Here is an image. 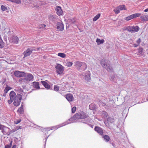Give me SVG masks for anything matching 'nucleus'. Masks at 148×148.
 <instances>
[{
  "label": "nucleus",
  "instance_id": "nucleus-24",
  "mask_svg": "<svg viewBox=\"0 0 148 148\" xmlns=\"http://www.w3.org/2000/svg\"><path fill=\"white\" fill-rule=\"evenodd\" d=\"M81 65V66L80 68V69H82L83 71L85 70L87 68V66L86 63L84 62H82V64Z\"/></svg>",
  "mask_w": 148,
  "mask_h": 148
},
{
  "label": "nucleus",
  "instance_id": "nucleus-33",
  "mask_svg": "<svg viewBox=\"0 0 148 148\" xmlns=\"http://www.w3.org/2000/svg\"><path fill=\"white\" fill-rule=\"evenodd\" d=\"M58 56L62 58H64L66 56V55L65 54L62 53H58Z\"/></svg>",
  "mask_w": 148,
  "mask_h": 148
},
{
  "label": "nucleus",
  "instance_id": "nucleus-4",
  "mask_svg": "<svg viewBox=\"0 0 148 148\" xmlns=\"http://www.w3.org/2000/svg\"><path fill=\"white\" fill-rule=\"evenodd\" d=\"M23 77H24V78H23V79L24 80V82H29L30 81L33 80L34 76L30 73H24Z\"/></svg>",
  "mask_w": 148,
  "mask_h": 148
},
{
  "label": "nucleus",
  "instance_id": "nucleus-31",
  "mask_svg": "<svg viewBox=\"0 0 148 148\" xmlns=\"http://www.w3.org/2000/svg\"><path fill=\"white\" fill-rule=\"evenodd\" d=\"M1 8L2 11H5L8 10V7L6 5H3L1 6Z\"/></svg>",
  "mask_w": 148,
  "mask_h": 148
},
{
  "label": "nucleus",
  "instance_id": "nucleus-23",
  "mask_svg": "<svg viewBox=\"0 0 148 148\" xmlns=\"http://www.w3.org/2000/svg\"><path fill=\"white\" fill-rule=\"evenodd\" d=\"M96 108V106L94 103H92L89 106V108L91 110H95Z\"/></svg>",
  "mask_w": 148,
  "mask_h": 148
},
{
  "label": "nucleus",
  "instance_id": "nucleus-5",
  "mask_svg": "<svg viewBox=\"0 0 148 148\" xmlns=\"http://www.w3.org/2000/svg\"><path fill=\"white\" fill-rule=\"evenodd\" d=\"M57 73L59 75H62L63 73L64 67L61 65L57 64L55 67Z\"/></svg>",
  "mask_w": 148,
  "mask_h": 148
},
{
  "label": "nucleus",
  "instance_id": "nucleus-38",
  "mask_svg": "<svg viewBox=\"0 0 148 148\" xmlns=\"http://www.w3.org/2000/svg\"><path fill=\"white\" fill-rule=\"evenodd\" d=\"M132 15L133 16V17H134V18H135L140 16L141 15V14L139 13H137L132 14Z\"/></svg>",
  "mask_w": 148,
  "mask_h": 148
},
{
  "label": "nucleus",
  "instance_id": "nucleus-12",
  "mask_svg": "<svg viewBox=\"0 0 148 148\" xmlns=\"http://www.w3.org/2000/svg\"><path fill=\"white\" fill-rule=\"evenodd\" d=\"M14 75L18 77H23L24 75V72H20L18 71H16L14 73Z\"/></svg>",
  "mask_w": 148,
  "mask_h": 148
},
{
  "label": "nucleus",
  "instance_id": "nucleus-59",
  "mask_svg": "<svg viewBox=\"0 0 148 148\" xmlns=\"http://www.w3.org/2000/svg\"><path fill=\"white\" fill-rule=\"evenodd\" d=\"M12 148H16V146H13Z\"/></svg>",
  "mask_w": 148,
  "mask_h": 148
},
{
  "label": "nucleus",
  "instance_id": "nucleus-21",
  "mask_svg": "<svg viewBox=\"0 0 148 148\" xmlns=\"http://www.w3.org/2000/svg\"><path fill=\"white\" fill-rule=\"evenodd\" d=\"M41 82L46 88L47 89H49L50 88V86L47 83L44 81H42Z\"/></svg>",
  "mask_w": 148,
  "mask_h": 148
},
{
  "label": "nucleus",
  "instance_id": "nucleus-50",
  "mask_svg": "<svg viewBox=\"0 0 148 148\" xmlns=\"http://www.w3.org/2000/svg\"><path fill=\"white\" fill-rule=\"evenodd\" d=\"M14 100H12L10 99V100H8V103L9 104H11Z\"/></svg>",
  "mask_w": 148,
  "mask_h": 148
},
{
  "label": "nucleus",
  "instance_id": "nucleus-27",
  "mask_svg": "<svg viewBox=\"0 0 148 148\" xmlns=\"http://www.w3.org/2000/svg\"><path fill=\"white\" fill-rule=\"evenodd\" d=\"M96 42L98 45H99L104 42V40L103 39L100 40L99 39L97 38L96 40Z\"/></svg>",
  "mask_w": 148,
  "mask_h": 148
},
{
  "label": "nucleus",
  "instance_id": "nucleus-63",
  "mask_svg": "<svg viewBox=\"0 0 148 148\" xmlns=\"http://www.w3.org/2000/svg\"><path fill=\"white\" fill-rule=\"evenodd\" d=\"M19 129H21V128H20V127H19Z\"/></svg>",
  "mask_w": 148,
  "mask_h": 148
},
{
  "label": "nucleus",
  "instance_id": "nucleus-43",
  "mask_svg": "<svg viewBox=\"0 0 148 148\" xmlns=\"http://www.w3.org/2000/svg\"><path fill=\"white\" fill-rule=\"evenodd\" d=\"M141 19L143 21H145L147 19L146 16H140Z\"/></svg>",
  "mask_w": 148,
  "mask_h": 148
},
{
  "label": "nucleus",
  "instance_id": "nucleus-9",
  "mask_svg": "<svg viewBox=\"0 0 148 148\" xmlns=\"http://www.w3.org/2000/svg\"><path fill=\"white\" fill-rule=\"evenodd\" d=\"M0 129L1 130L2 132L4 134H7V132L9 130V128L2 125H0Z\"/></svg>",
  "mask_w": 148,
  "mask_h": 148
},
{
  "label": "nucleus",
  "instance_id": "nucleus-32",
  "mask_svg": "<svg viewBox=\"0 0 148 148\" xmlns=\"http://www.w3.org/2000/svg\"><path fill=\"white\" fill-rule=\"evenodd\" d=\"M100 16V14H98L93 18V21H95L99 18Z\"/></svg>",
  "mask_w": 148,
  "mask_h": 148
},
{
  "label": "nucleus",
  "instance_id": "nucleus-15",
  "mask_svg": "<svg viewBox=\"0 0 148 148\" xmlns=\"http://www.w3.org/2000/svg\"><path fill=\"white\" fill-rule=\"evenodd\" d=\"M10 99L12 100H14L16 99V96L15 92L13 91H11L10 93Z\"/></svg>",
  "mask_w": 148,
  "mask_h": 148
},
{
  "label": "nucleus",
  "instance_id": "nucleus-55",
  "mask_svg": "<svg viewBox=\"0 0 148 148\" xmlns=\"http://www.w3.org/2000/svg\"><path fill=\"white\" fill-rule=\"evenodd\" d=\"M40 49V47H38V48H36V49L37 50V51H39Z\"/></svg>",
  "mask_w": 148,
  "mask_h": 148
},
{
  "label": "nucleus",
  "instance_id": "nucleus-8",
  "mask_svg": "<svg viewBox=\"0 0 148 148\" xmlns=\"http://www.w3.org/2000/svg\"><path fill=\"white\" fill-rule=\"evenodd\" d=\"M65 125V124H64V123H63L62 124H60L58 125H56V126L52 127L51 128L50 127H47V128H43L42 127H41V128H42L41 130H42V131H49L50 130H53L54 129H57L58 128H59L60 127L64 126Z\"/></svg>",
  "mask_w": 148,
  "mask_h": 148
},
{
  "label": "nucleus",
  "instance_id": "nucleus-17",
  "mask_svg": "<svg viewBox=\"0 0 148 148\" xmlns=\"http://www.w3.org/2000/svg\"><path fill=\"white\" fill-rule=\"evenodd\" d=\"M33 87L36 89H39L40 88L39 86V83L38 82H33Z\"/></svg>",
  "mask_w": 148,
  "mask_h": 148
},
{
  "label": "nucleus",
  "instance_id": "nucleus-56",
  "mask_svg": "<svg viewBox=\"0 0 148 148\" xmlns=\"http://www.w3.org/2000/svg\"><path fill=\"white\" fill-rule=\"evenodd\" d=\"M75 22V21L74 19H73V21H71V23H74Z\"/></svg>",
  "mask_w": 148,
  "mask_h": 148
},
{
  "label": "nucleus",
  "instance_id": "nucleus-58",
  "mask_svg": "<svg viewBox=\"0 0 148 148\" xmlns=\"http://www.w3.org/2000/svg\"><path fill=\"white\" fill-rule=\"evenodd\" d=\"M18 88V89H20V91H21V90H22L21 89V88H20L19 87V88Z\"/></svg>",
  "mask_w": 148,
  "mask_h": 148
},
{
  "label": "nucleus",
  "instance_id": "nucleus-61",
  "mask_svg": "<svg viewBox=\"0 0 148 148\" xmlns=\"http://www.w3.org/2000/svg\"><path fill=\"white\" fill-rule=\"evenodd\" d=\"M91 127H92V128H93V125H92L91 126Z\"/></svg>",
  "mask_w": 148,
  "mask_h": 148
},
{
  "label": "nucleus",
  "instance_id": "nucleus-7",
  "mask_svg": "<svg viewBox=\"0 0 148 148\" xmlns=\"http://www.w3.org/2000/svg\"><path fill=\"white\" fill-rule=\"evenodd\" d=\"M22 98V96L21 94H17L16 95V99H14L13 102L14 105L16 106H18L20 104Z\"/></svg>",
  "mask_w": 148,
  "mask_h": 148
},
{
  "label": "nucleus",
  "instance_id": "nucleus-16",
  "mask_svg": "<svg viewBox=\"0 0 148 148\" xmlns=\"http://www.w3.org/2000/svg\"><path fill=\"white\" fill-rule=\"evenodd\" d=\"M56 12L57 14L59 16L61 15L63 13V12L62 10L61 7L58 6L56 9Z\"/></svg>",
  "mask_w": 148,
  "mask_h": 148
},
{
  "label": "nucleus",
  "instance_id": "nucleus-45",
  "mask_svg": "<svg viewBox=\"0 0 148 148\" xmlns=\"http://www.w3.org/2000/svg\"><path fill=\"white\" fill-rule=\"evenodd\" d=\"M114 11L115 12V13L117 14L120 12V10L119 9L116 8L114 10Z\"/></svg>",
  "mask_w": 148,
  "mask_h": 148
},
{
  "label": "nucleus",
  "instance_id": "nucleus-37",
  "mask_svg": "<svg viewBox=\"0 0 148 148\" xmlns=\"http://www.w3.org/2000/svg\"><path fill=\"white\" fill-rule=\"evenodd\" d=\"M10 88L9 87L7 86L5 87V89L4 90V92L5 94L8 93V91L10 90Z\"/></svg>",
  "mask_w": 148,
  "mask_h": 148
},
{
  "label": "nucleus",
  "instance_id": "nucleus-51",
  "mask_svg": "<svg viewBox=\"0 0 148 148\" xmlns=\"http://www.w3.org/2000/svg\"><path fill=\"white\" fill-rule=\"evenodd\" d=\"M30 50L32 51V53L33 51H37V50L36 49V48H30Z\"/></svg>",
  "mask_w": 148,
  "mask_h": 148
},
{
  "label": "nucleus",
  "instance_id": "nucleus-49",
  "mask_svg": "<svg viewBox=\"0 0 148 148\" xmlns=\"http://www.w3.org/2000/svg\"><path fill=\"white\" fill-rule=\"evenodd\" d=\"M11 144L7 145H5V148H10L11 147Z\"/></svg>",
  "mask_w": 148,
  "mask_h": 148
},
{
  "label": "nucleus",
  "instance_id": "nucleus-48",
  "mask_svg": "<svg viewBox=\"0 0 148 148\" xmlns=\"http://www.w3.org/2000/svg\"><path fill=\"white\" fill-rule=\"evenodd\" d=\"M141 40L140 38H139L137 41L136 42L137 44L139 45L140 42H141Z\"/></svg>",
  "mask_w": 148,
  "mask_h": 148
},
{
  "label": "nucleus",
  "instance_id": "nucleus-57",
  "mask_svg": "<svg viewBox=\"0 0 148 148\" xmlns=\"http://www.w3.org/2000/svg\"><path fill=\"white\" fill-rule=\"evenodd\" d=\"M112 146L113 147H115V144L113 143H112Z\"/></svg>",
  "mask_w": 148,
  "mask_h": 148
},
{
  "label": "nucleus",
  "instance_id": "nucleus-22",
  "mask_svg": "<svg viewBox=\"0 0 148 148\" xmlns=\"http://www.w3.org/2000/svg\"><path fill=\"white\" fill-rule=\"evenodd\" d=\"M102 137L103 138V140L106 142H108L110 140V137L107 135H103Z\"/></svg>",
  "mask_w": 148,
  "mask_h": 148
},
{
  "label": "nucleus",
  "instance_id": "nucleus-26",
  "mask_svg": "<svg viewBox=\"0 0 148 148\" xmlns=\"http://www.w3.org/2000/svg\"><path fill=\"white\" fill-rule=\"evenodd\" d=\"M73 118H71L70 119H69V120L67 121L64 123V124H65V125H67L68 124L70 123H73Z\"/></svg>",
  "mask_w": 148,
  "mask_h": 148
},
{
  "label": "nucleus",
  "instance_id": "nucleus-29",
  "mask_svg": "<svg viewBox=\"0 0 148 148\" xmlns=\"http://www.w3.org/2000/svg\"><path fill=\"white\" fill-rule=\"evenodd\" d=\"M107 121L108 122L112 123L114 122L115 120L113 117H110L108 118Z\"/></svg>",
  "mask_w": 148,
  "mask_h": 148
},
{
  "label": "nucleus",
  "instance_id": "nucleus-53",
  "mask_svg": "<svg viewBox=\"0 0 148 148\" xmlns=\"http://www.w3.org/2000/svg\"><path fill=\"white\" fill-rule=\"evenodd\" d=\"M134 47H137L139 45H138L137 44H134Z\"/></svg>",
  "mask_w": 148,
  "mask_h": 148
},
{
  "label": "nucleus",
  "instance_id": "nucleus-3",
  "mask_svg": "<svg viewBox=\"0 0 148 148\" xmlns=\"http://www.w3.org/2000/svg\"><path fill=\"white\" fill-rule=\"evenodd\" d=\"M101 64L103 67L106 68L108 71H111L112 70V68L108 63V61L104 59L101 60Z\"/></svg>",
  "mask_w": 148,
  "mask_h": 148
},
{
  "label": "nucleus",
  "instance_id": "nucleus-35",
  "mask_svg": "<svg viewBox=\"0 0 148 148\" xmlns=\"http://www.w3.org/2000/svg\"><path fill=\"white\" fill-rule=\"evenodd\" d=\"M73 63L71 62H65V65L68 67H70L72 66Z\"/></svg>",
  "mask_w": 148,
  "mask_h": 148
},
{
  "label": "nucleus",
  "instance_id": "nucleus-6",
  "mask_svg": "<svg viewBox=\"0 0 148 148\" xmlns=\"http://www.w3.org/2000/svg\"><path fill=\"white\" fill-rule=\"evenodd\" d=\"M139 27L138 26L134 25L129 26L127 28V30L131 33L138 32L139 30Z\"/></svg>",
  "mask_w": 148,
  "mask_h": 148
},
{
  "label": "nucleus",
  "instance_id": "nucleus-30",
  "mask_svg": "<svg viewBox=\"0 0 148 148\" xmlns=\"http://www.w3.org/2000/svg\"><path fill=\"white\" fill-rule=\"evenodd\" d=\"M4 43L3 42L1 37V35L0 34V47L2 48L4 47Z\"/></svg>",
  "mask_w": 148,
  "mask_h": 148
},
{
  "label": "nucleus",
  "instance_id": "nucleus-62",
  "mask_svg": "<svg viewBox=\"0 0 148 148\" xmlns=\"http://www.w3.org/2000/svg\"><path fill=\"white\" fill-rule=\"evenodd\" d=\"M47 138H46V140H47Z\"/></svg>",
  "mask_w": 148,
  "mask_h": 148
},
{
  "label": "nucleus",
  "instance_id": "nucleus-40",
  "mask_svg": "<svg viewBox=\"0 0 148 148\" xmlns=\"http://www.w3.org/2000/svg\"><path fill=\"white\" fill-rule=\"evenodd\" d=\"M102 114L104 117H107L108 116V113L105 111H103L102 112Z\"/></svg>",
  "mask_w": 148,
  "mask_h": 148
},
{
  "label": "nucleus",
  "instance_id": "nucleus-20",
  "mask_svg": "<svg viewBox=\"0 0 148 148\" xmlns=\"http://www.w3.org/2000/svg\"><path fill=\"white\" fill-rule=\"evenodd\" d=\"M82 62H79V61H76L74 63L75 66L77 67L78 70H79L81 66Z\"/></svg>",
  "mask_w": 148,
  "mask_h": 148
},
{
  "label": "nucleus",
  "instance_id": "nucleus-25",
  "mask_svg": "<svg viewBox=\"0 0 148 148\" xmlns=\"http://www.w3.org/2000/svg\"><path fill=\"white\" fill-rule=\"evenodd\" d=\"M17 112L19 114H23L24 113L23 107V106H21L18 108L17 110Z\"/></svg>",
  "mask_w": 148,
  "mask_h": 148
},
{
  "label": "nucleus",
  "instance_id": "nucleus-19",
  "mask_svg": "<svg viewBox=\"0 0 148 148\" xmlns=\"http://www.w3.org/2000/svg\"><path fill=\"white\" fill-rule=\"evenodd\" d=\"M12 42L15 43H17L18 40V38L16 36H12L11 39Z\"/></svg>",
  "mask_w": 148,
  "mask_h": 148
},
{
  "label": "nucleus",
  "instance_id": "nucleus-44",
  "mask_svg": "<svg viewBox=\"0 0 148 148\" xmlns=\"http://www.w3.org/2000/svg\"><path fill=\"white\" fill-rule=\"evenodd\" d=\"M143 49L142 48H139L138 49V53L140 54H142V53L143 51Z\"/></svg>",
  "mask_w": 148,
  "mask_h": 148
},
{
  "label": "nucleus",
  "instance_id": "nucleus-11",
  "mask_svg": "<svg viewBox=\"0 0 148 148\" xmlns=\"http://www.w3.org/2000/svg\"><path fill=\"white\" fill-rule=\"evenodd\" d=\"M83 76L84 75L83 78H84L86 80L89 81L90 79V73L89 71H86L85 73L82 74Z\"/></svg>",
  "mask_w": 148,
  "mask_h": 148
},
{
  "label": "nucleus",
  "instance_id": "nucleus-2",
  "mask_svg": "<svg viewBox=\"0 0 148 148\" xmlns=\"http://www.w3.org/2000/svg\"><path fill=\"white\" fill-rule=\"evenodd\" d=\"M29 4V6L32 7L34 9H38L39 8V5L45 4V3L40 1H34L32 0H29L28 2Z\"/></svg>",
  "mask_w": 148,
  "mask_h": 148
},
{
  "label": "nucleus",
  "instance_id": "nucleus-52",
  "mask_svg": "<svg viewBox=\"0 0 148 148\" xmlns=\"http://www.w3.org/2000/svg\"><path fill=\"white\" fill-rule=\"evenodd\" d=\"M114 78H115V76L113 75L112 77H111V80H112L114 79Z\"/></svg>",
  "mask_w": 148,
  "mask_h": 148
},
{
  "label": "nucleus",
  "instance_id": "nucleus-64",
  "mask_svg": "<svg viewBox=\"0 0 148 148\" xmlns=\"http://www.w3.org/2000/svg\"><path fill=\"white\" fill-rule=\"evenodd\" d=\"M22 79V78H21V79ZM21 80H20V81H21Z\"/></svg>",
  "mask_w": 148,
  "mask_h": 148
},
{
  "label": "nucleus",
  "instance_id": "nucleus-1",
  "mask_svg": "<svg viewBox=\"0 0 148 148\" xmlns=\"http://www.w3.org/2000/svg\"><path fill=\"white\" fill-rule=\"evenodd\" d=\"M88 116L83 112H81L75 114V118L77 119H82V122L87 123L89 122V119L87 117Z\"/></svg>",
  "mask_w": 148,
  "mask_h": 148
},
{
  "label": "nucleus",
  "instance_id": "nucleus-10",
  "mask_svg": "<svg viewBox=\"0 0 148 148\" xmlns=\"http://www.w3.org/2000/svg\"><path fill=\"white\" fill-rule=\"evenodd\" d=\"M95 131L98 133L100 135L103 136L104 133V130L99 127L96 126L94 128Z\"/></svg>",
  "mask_w": 148,
  "mask_h": 148
},
{
  "label": "nucleus",
  "instance_id": "nucleus-42",
  "mask_svg": "<svg viewBox=\"0 0 148 148\" xmlns=\"http://www.w3.org/2000/svg\"><path fill=\"white\" fill-rule=\"evenodd\" d=\"M53 89L55 91H58L59 90V87L57 85H54Z\"/></svg>",
  "mask_w": 148,
  "mask_h": 148
},
{
  "label": "nucleus",
  "instance_id": "nucleus-36",
  "mask_svg": "<svg viewBox=\"0 0 148 148\" xmlns=\"http://www.w3.org/2000/svg\"><path fill=\"white\" fill-rule=\"evenodd\" d=\"M119 9L121 10H125L126 9L125 8V5H122L119 7Z\"/></svg>",
  "mask_w": 148,
  "mask_h": 148
},
{
  "label": "nucleus",
  "instance_id": "nucleus-18",
  "mask_svg": "<svg viewBox=\"0 0 148 148\" xmlns=\"http://www.w3.org/2000/svg\"><path fill=\"white\" fill-rule=\"evenodd\" d=\"M66 98L69 101H73V95L71 94H67L66 95Z\"/></svg>",
  "mask_w": 148,
  "mask_h": 148
},
{
  "label": "nucleus",
  "instance_id": "nucleus-13",
  "mask_svg": "<svg viewBox=\"0 0 148 148\" xmlns=\"http://www.w3.org/2000/svg\"><path fill=\"white\" fill-rule=\"evenodd\" d=\"M57 28L59 30L62 31L64 29V26L63 24L60 22L57 23L56 24Z\"/></svg>",
  "mask_w": 148,
  "mask_h": 148
},
{
  "label": "nucleus",
  "instance_id": "nucleus-60",
  "mask_svg": "<svg viewBox=\"0 0 148 148\" xmlns=\"http://www.w3.org/2000/svg\"><path fill=\"white\" fill-rule=\"evenodd\" d=\"M146 99H147V100L148 101V96L147 97Z\"/></svg>",
  "mask_w": 148,
  "mask_h": 148
},
{
  "label": "nucleus",
  "instance_id": "nucleus-14",
  "mask_svg": "<svg viewBox=\"0 0 148 148\" xmlns=\"http://www.w3.org/2000/svg\"><path fill=\"white\" fill-rule=\"evenodd\" d=\"M32 53V51L30 50V48H28L23 53V58L29 56Z\"/></svg>",
  "mask_w": 148,
  "mask_h": 148
},
{
  "label": "nucleus",
  "instance_id": "nucleus-47",
  "mask_svg": "<svg viewBox=\"0 0 148 148\" xmlns=\"http://www.w3.org/2000/svg\"><path fill=\"white\" fill-rule=\"evenodd\" d=\"M21 121V119H18L16 121H14L15 123L17 124L19 123Z\"/></svg>",
  "mask_w": 148,
  "mask_h": 148
},
{
  "label": "nucleus",
  "instance_id": "nucleus-54",
  "mask_svg": "<svg viewBox=\"0 0 148 148\" xmlns=\"http://www.w3.org/2000/svg\"><path fill=\"white\" fill-rule=\"evenodd\" d=\"M144 12H148V8H147L146 9H145V10H144Z\"/></svg>",
  "mask_w": 148,
  "mask_h": 148
},
{
  "label": "nucleus",
  "instance_id": "nucleus-39",
  "mask_svg": "<svg viewBox=\"0 0 148 148\" xmlns=\"http://www.w3.org/2000/svg\"><path fill=\"white\" fill-rule=\"evenodd\" d=\"M99 105L100 106H103L105 108H106L107 106V105L105 103L102 102L101 101L99 102Z\"/></svg>",
  "mask_w": 148,
  "mask_h": 148
},
{
  "label": "nucleus",
  "instance_id": "nucleus-28",
  "mask_svg": "<svg viewBox=\"0 0 148 148\" xmlns=\"http://www.w3.org/2000/svg\"><path fill=\"white\" fill-rule=\"evenodd\" d=\"M48 17L49 19L52 21H55L56 19L55 16L52 15H49L48 16Z\"/></svg>",
  "mask_w": 148,
  "mask_h": 148
},
{
  "label": "nucleus",
  "instance_id": "nucleus-41",
  "mask_svg": "<svg viewBox=\"0 0 148 148\" xmlns=\"http://www.w3.org/2000/svg\"><path fill=\"white\" fill-rule=\"evenodd\" d=\"M45 27L46 25H45L42 24L40 25L39 26V28L40 29H43L45 28Z\"/></svg>",
  "mask_w": 148,
  "mask_h": 148
},
{
  "label": "nucleus",
  "instance_id": "nucleus-46",
  "mask_svg": "<svg viewBox=\"0 0 148 148\" xmlns=\"http://www.w3.org/2000/svg\"><path fill=\"white\" fill-rule=\"evenodd\" d=\"M76 110V107H73L72 108V113H74L75 112Z\"/></svg>",
  "mask_w": 148,
  "mask_h": 148
},
{
  "label": "nucleus",
  "instance_id": "nucleus-34",
  "mask_svg": "<svg viewBox=\"0 0 148 148\" xmlns=\"http://www.w3.org/2000/svg\"><path fill=\"white\" fill-rule=\"evenodd\" d=\"M134 18V17L132 16V14L128 16L125 18V20L127 21H129L131 20Z\"/></svg>",
  "mask_w": 148,
  "mask_h": 148
}]
</instances>
